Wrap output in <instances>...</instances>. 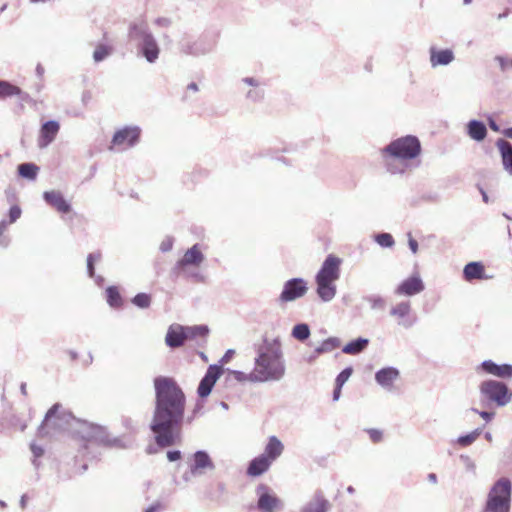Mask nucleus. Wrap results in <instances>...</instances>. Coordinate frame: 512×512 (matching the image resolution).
<instances>
[{
    "mask_svg": "<svg viewBox=\"0 0 512 512\" xmlns=\"http://www.w3.org/2000/svg\"><path fill=\"white\" fill-rule=\"evenodd\" d=\"M155 401L149 428L160 448L171 447L181 440L185 420L186 396L177 382L167 376L153 380Z\"/></svg>",
    "mask_w": 512,
    "mask_h": 512,
    "instance_id": "1",
    "label": "nucleus"
},
{
    "mask_svg": "<svg viewBox=\"0 0 512 512\" xmlns=\"http://www.w3.org/2000/svg\"><path fill=\"white\" fill-rule=\"evenodd\" d=\"M255 368L252 371V382L280 381L286 371L281 341L264 337L263 343L257 349Z\"/></svg>",
    "mask_w": 512,
    "mask_h": 512,
    "instance_id": "2",
    "label": "nucleus"
},
{
    "mask_svg": "<svg viewBox=\"0 0 512 512\" xmlns=\"http://www.w3.org/2000/svg\"><path fill=\"white\" fill-rule=\"evenodd\" d=\"M421 151V142L418 137L406 135L392 140L380 149V154L386 170L396 175L404 174L407 169L406 162L417 158Z\"/></svg>",
    "mask_w": 512,
    "mask_h": 512,
    "instance_id": "3",
    "label": "nucleus"
},
{
    "mask_svg": "<svg viewBox=\"0 0 512 512\" xmlns=\"http://www.w3.org/2000/svg\"><path fill=\"white\" fill-rule=\"evenodd\" d=\"M77 423L79 427L75 430V433L83 442L80 446V451L90 459L98 457L96 449L101 446L120 449L127 447L121 438H110L106 428L103 426L80 420H77Z\"/></svg>",
    "mask_w": 512,
    "mask_h": 512,
    "instance_id": "4",
    "label": "nucleus"
},
{
    "mask_svg": "<svg viewBox=\"0 0 512 512\" xmlns=\"http://www.w3.org/2000/svg\"><path fill=\"white\" fill-rule=\"evenodd\" d=\"M128 38L136 49V55L149 64L159 59L161 48L146 22H132L128 28Z\"/></svg>",
    "mask_w": 512,
    "mask_h": 512,
    "instance_id": "5",
    "label": "nucleus"
},
{
    "mask_svg": "<svg viewBox=\"0 0 512 512\" xmlns=\"http://www.w3.org/2000/svg\"><path fill=\"white\" fill-rule=\"evenodd\" d=\"M511 501V480L501 477L492 485L482 512H510Z\"/></svg>",
    "mask_w": 512,
    "mask_h": 512,
    "instance_id": "6",
    "label": "nucleus"
},
{
    "mask_svg": "<svg viewBox=\"0 0 512 512\" xmlns=\"http://www.w3.org/2000/svg\"><path fill=\"white\" fill-rule=\"evenodd\" d=\"M479 393L484 401L504 407L512 401V390L500 380L488 379L479 385Z\"/></svg>",
    "mask_w": 512,
    "mask_h": 512,
    "instance_id": "7",
    "label": "nucleus"
},
{
    "mask_svg": "<svg viewBox=\"0 0 512 512\" xmlns=\"http://www.w3.org/2000/svg\"><path fill=\"white\" fill-rule=\"evenodd\" d=\"M257 503L259 512H275L283 507V503L272 489L266 484H259L256 487Z\"/></svg>",
    "mask_w": 512,
    "mask_h": 512,
    "instance_id": "8",
    "label": "nucleus"
},
{
    "mask_svg": "<svg viewBox=\"0 0 512 512\" xmlns=\"http://www.w3.org/2000/svg\"><path fill=\"white\" fill-rule=\"evenodd\" d=\"M216 47V41L203 36L195 41L183 40L179 44L180 51L186 55L200 57L210 54Z\"/></svg>",
    "mask_w": 512,
    "mask_h": 512,
    "instance_id": "9",
    "label": "nucleus"
},
{
    "mask_svg": "<svg viewBox=\"0 0 512 512\" xmlns=\"http://www.w3.org/2000/svg\"><path fill=\"white\" fill-rule=\"evenodd\" d=\"M308 291L307 281L301 277H295L287 280L279 295V301L282 303L292 302L303 297Z\"/></svg>",
    "mask_w": 512,
    "mask_h": 512,
    "instance_id": "10",
    "label": "nucleus"
},
{
    "mask_svg": "<svg viewBox=\"0 0 512 512\" xmlns=\"http://www.w3.org/2000/svg\"><path fill=\"white\" fill-rule=\"evenodd\" d=\"M223 372L224 369L221 365L211 364L208 366L197 388V394L200 398H207L211 394L217 380L221 377Z\"/></svg>",
    "mask_w": 512,
    "mask_h": 512,
    "instance_id": "11",
    "label": "nucleus"
},
{
    "mask_svg": "<svg viewBox=\"0 0 512 512\" xmlns=\"http://www.w3.org/2000/svg\"><path fill=\"white\" fill-rule=\"evenodd\" d=\"M342 260L334 254H329L323 261L321 268L317 272L315 279L333 281L340 277V266Z\"/></svg>",
    "mask_w": 512,
    "mask_h": 512,
    "instance_id": "12",
    "label": "nucleus"
},
{
    "mask_svg": "<svg viewBox=\"0 0 512 512\" xmlns=\"http://www.w3.org/2000/svg\"><path fill=\"white\" fill-rule=\"evenodd\" d=\"M140 135L141 129L139 126H125L114 133L111 144L113 146L127 145L133 147L139 142Z\"/></svg>",
    "mask_w": 512,
    "mask_h": 512,
    "instance_id": "13",
    "label": "nucleus"
},
{
    "mask_svg": "<svg viewBox=\"0 0 512 512\" xmlns=\"http://www.w3.org/2000/svg\"><path fill=\"white\" fill-rule=\"evenodd\" d=\"M425 289L424 282L419 274H413L404 279L395 289L394 293L398 296L412 297Z\"/></svg>",
    "mask_w": 512,
    "mask_h": 512,
    "instance_id": "14",
    "label": "nucleus"
},
{
    "mask_svg": "<svg viewBox=\"0 0 512 512\" xmlns=\"http://www.w3.org/2000/svg\"><path fill=\"white\" fill-rule=\"evenodd\" d=\"M477 371H482L485 374L492 375L500 379L512 378V364H498L490 359L482 361L477 367Z\"/></svg>",
    "mask_w": 512,
    "mask_h": 512,
    "instance_id": "15",
    "label": "nucleus"
},
{
    "mask_svg": "<svg viewBox=\"0 0 512 512\" xmlns=\"http://www.w3.org/2000/svg\"><path fill=\"white\" fill-rule=\"evenodd\" d=\"M215 465L205 450H197L192 455V463L189 465L190 473L194 476L201 475L204 470H213Z\"/></svg>",
    "mask_w": 512,
    "mask_h": 512,
    "instance_id": "16",
    "label": "nucleus"
},
{
    "mask_svg": "<svg viewBox=\"0 0 512 512\" xmlns=\"http://www.w3.org/2000/svg\"><path fill=\"white\" fill-rule=\"evenodd\" d=\"M60 130V124L56 120H48L41 125L38 147L40 149L48 147L56 138Z\"/></svg>",
    "mask_w": 512,
    "mask_h": 512,
    "instance_id": "17",
    "label": "nucleus"
},
{
    "mask_svg": "<svg viewBox=\"0 0 512 512\" xmlns=\"http://www.w3.org/2000/svg\"><path fill=\"white\" fill-rule=\"evenodd\" d=\"M411 304L409 301H402L397 303L390 309V315L399 319L398 325L406 329L411 328L416 319L410 317Z\"/></svg>",
    "mask_w": 512,
    "mask_h": 512,
    "instance_id": "18",
    "label": "nucleus"
},
{
    "mask_svg": "<svg viewBox=\"0 0 512 512\" xmlns=\"http://www.w3.org/2000/svg\"><path fill=\"white\" fill-rule=\"evenodd\" d=\"M329 510L330 502L323 491L317 489L311 499L300 508L299 512H328Z\"/></svg>",
    "mask_w": 512,
    "mask_h": 512,
    "instance_id": "19",
    "label": "nucleus"
},
{
    "mask_svg": "<svg viewBox=\"0 0 512 512\" xmlns=\"http://www.w3.org/2000/svg\"><path fill=\"white\" fill-rule=\"evenodd\" d=\"M400 372L393 366H388L379 369L375 373V381L383 389L391 391L394 382L399 378Z\"/></svg>",
    "mask_w": 512,
    "mask_h": 512,
    "instance_id": "20",
    "label": "nucleus"
},
{
    "mask_svg": "<svg viewBox=\"0 0 512 512\" xmlns=\"http://www.w3.org/2000/svg\"><path fill=\"white\" fill-rule=\"evenodd\" d=\"M204 258V254L201 252L199 244L196 243L184 253L181 259L176 262L174 269H183L190 265L198 266L203 262Z\"/></svg>",
    "mask_w": 512,
    "mask_h": 512,
    "instance_id": "21",
    "label": "nucleus"
},
{
    "mask_svg": "<svg viewBox=\"0 0 512 512\" xmlns=\"http://www.w3.org/2000/svg\"><path fill=\"white\" fill-rule=\"evenodd\" d=\"M44 201L60 213H69L71 204L64 198L60 191L51 190L43 193Z\"/></svg>",
    "mask_w": 512,
    "mask_h": 512,
    "instance_id": "22",
    "label": "nucleus"
},
{
    "mask_svg": "<svg viewBox=\"0 0 512 512\" xmlns=\"http://www.w3.org/2000/svg\"><path fill=\"white\" fill-rule=\"evenodd\" d=\"M430 54V64L433 68L438 66H447L455 59L454 52L452 49H437L432 46L429 49Z\"/></svg>",
    "mask_w": 512,
    "mask_h": 512,
    "instance_id": "23",
    "label": "nucleus"
},
{
    "mask_svg": "<svg viewBox=\"0 0 512 512\" xmlns=\"http://www.w3.org/2000/svg\"><path fill=\"white\" fill-rule=\"evenodd\" d=\"M184 326L175 324L171 325L166 333L165 337V343L170 348H179L184 345L186 339H185V332H184Z\"/></svg>",
    "mask_w": 512,
    "mask_h": 512,
    "instance_id": "24",
    "label": "nucleus"
},
{
    "mask_svg": "<svg viewBox=\"0 0 512 512\" xmlns=\"http://www.w3.org/2000/svg\"><path fill=\"white\" fill-rule=\"evenodd\" d=\"M496 147L499 150L504 170L512 176V144L502 138L497 139Z\"/></svg>",
    "mask_w": 512,
    "mask_h": 512,
    "instance_id": "25",
    "label": "nucleus"
},
{
    "mask_svg": "<svg viewBox=\"0 0 512 512\" xmlns=\"http://www.w3.org/2000/svg\"><path fill=\"white\" fill-rule=\"evenodd\" d=\"M271 465L272 462L260 454L249 462L246 473L248 476L258 477L267 472Z\"/></svg>",
    "mask_w": 512,
    "mask_h": 512,
    "instance_id": "26",
    "label": "nucleus"
},
{
    "mask_svg": "<svg viewBox=\"0 0 512 512\" xmlns=\"http://www.w3.org/2000/svg\"><path fill=\"white\" fill-rule=\"evenodd\" d=\"M463 278L467 282H472L473 280H482L487 279L488 277L485 274V267L483 263L479 261H472L464 266Z\"/></svg>",
    "mask_w": 512,
    "mask_h": 512,
    "instance_id": "27",
    "label": "nucleus"
},
{
    "mask_svg": "<svg viewBox=\"0 0 512 512\" xmlns=\"http://www.w3.org/2000/svg\"><path fill=\"white\" fill-rule=\"evenodd\" d=\"M184 330L186 341L200 338L197 342L198 346H205L206 337L209 334V328L207 325L184 326Z\"/></svg>",
    "mask_w": 512,
    "mask_h": 512,
    "instance_id": "28",
    "label": "nucleus"
},
{
    "mask_svg": "<svg viewBox=\"0 0 512 512\" xmlns=\"http://www.w3.org/2000/svg\"><path fill=\"white\" fill-rule=\"evenodd\" d=\"M284 450L283 443L276 437L270 436L264 448L262 455L267 457L272 463L281 456Z\"/></svg>",
    "mask_w": 512,
    "mask_h": 512,
    "instance_id": "29",
    "label": "nucleus"
},
{
    "mask_svg": "<svg viewBox=\"0 0 512 512\" xmlns=\"http://www.w3.org/2000/svg\"><path fill=\"white\" fill-rule=\"evenodd\" d=\"M317 295L323 302H330L336 295V285L333 281L315 279Z\"/></svg>",
    "mask_w": 512,
    "mask_h": 512,
    "instance_id": "30",
    "label": "nucleus"
},
{
    "mask_svg": "<svg viewBox=\"0 0 512 512\" xmlns=\"http://www.w3.org/2000/svg\"><path fill=\"white\" fill-rule=\"evenodd\" d=\"M467 134L477 142L483 141L487 136V128L484 122L472 119L467 124Z\"/></svg>",
    "mask_w": 512,
    "mask_h": 512,
    "instance_id": "31",
    "label": "nucleus"
},
{
    "mask_svg": "<svg viewBox=\"0 0 512 512\" xmlns=\"http://www.w3.org/2000/svg\"><path fill=\"white\" fill-rule=\"evenodd\" d=\"M369 342L368 338L358 337L344 345L342 352L348 355H358L367 349Z\"/></svg>",
    "mask_w": 512,
    "mask_h": 512,
    "instance_id": "32",
    "label": "nucleus"
},
{
    "mask_svg": "<svg viewBox=\"0 0 512 512\" xmlns=\"http://www.w3.org/2000/svg\"><path fill=\"white\" fill-rule=\"evenodd\" d=\"M17 172L20 177L34 181L37 178L39 167L35 163L25 162L17 166Z\"/></svg>",
    "mask_w": 512,
    "mask_h": 512,
    "instance_id": "33",
    "label": "nucleus"
},
{
    "mask_svg": "<svg viewBox=\"0 0 512 512\" xmlns=\"http://www.w3.org/2000/svg\"><path fill=\"white\" fill-rule=\"evenodd\" d=\"M482 433L483 427H477L471 432L457 437L455 443L458 444L460 447H468L472 445Z\"/></svg>",
    "mask_w": 512,
    "mask_h": 512,
    "instance_id": "34",
    "label": "nucleus"
},
{
    "mask_svg": "<svg viewBox=\"0 0 512 512\" xmlns=\"http://www.w3.org/2000/svg\"><path fill=\"white\" fill-rule=\"evenodd\" d=\"M106 300L110 307L119 308L123 305L122 296L116 286L106 288Z\"/></svg>",
    "mask_w": 512,
    "mask_h": 512,
    "instance_id": "35",
    "label": "nucleus"
},
{
    "mask_svg": "<svg viewBox=\"0 0 512 512\" xmlns=\"http://www.w3.org/2000/svg\"><path fill=\"white\" fill-rule=\"evenodd\" d=\"M373 311H383L387 306L386 299L379 294H369L363 297Z\"/></svg>",
    "mask_w": 512,
    "mask_h": 512,
    "instance_id": "36",
    "label": "nucleus"
},
{
    "mask_svg": "<svg viewBox=\"0 0 512 512\" xmlns=\"http://www.w3.org/2000/svg\"><path fill=\"white\" fill-rule=\"evenodd\" d=\"M340 346V339L337 337H329L325 339L318 347L315 348L317 355L328 353Z\"/></svg>",
    "mask_w": 512,
    "mask_h": 512,
    "instance_id": "37",
    "label": "nucleus"
},
{
    "mask_svg": "<svg viewBox=\"0 0 512 512\" xmlns=\"http://www.w3.org/2000/svg\"><path fill=\"white\" fill-rule=\"evenodd\" d=\"M310 334V327L307 323H298L292 328L291 331L292 337L302 342L307 340Z\"/></svg>",
    "mask_w": 512,
    "mask_h": 512,
    "instance_id": "38",
    "label": "nucleus"
},
{
    "mask_svg": "<svg viewBox=\"0 0 512 512\" xmlns=\"http://www.w3.org/2000/svg\"><path fill=\"white\" fill-rule=\"evenodd\" d=\"M20 88L18 86L13 85L9 81L0 80V99H4L7 97H13L14 94H19Z\"/></svg>",
    "mask_w": 512,
    "mask_h": 512,
    "instance_id": "39",
    "label": "nucleus"
},
{
    "mask_svg": "<svg viewBox=\"0 0 512 512\" xmlns=\"http://www.w3.org/2000/svg\"><path fill=\"white\" fill-rule=\"evenodd\" d=\"M373 240L382 248H392L395 245L393 236L387 232L374 234Z\"/></svg>",
    "mask_w": 512,
    "mask_h": 512,
    "instance_id": "40",
    "label": "nucleus"
},
{
    "mask_svg": "<svg viewBox=\"0 0 512 512\" xmlns=\"http://www.w3.org/2000/svg\"><path fill=\"white\" fill-rule=\"evenodd\" d=\"M225 381L227 383L236 381V382H245V381H251L252 382V372L249 374H246L242 371L238 370H227V375L225 377Z\"/></svg>",
    "mask_w": 512,
    "mask_h": 512,
    "instance_id": "41",
    "label": "nucleus"
},
{
    "mask_svg": "<svg viewBox=\"0 0 512 512\" xmlns=\"http://www.w3.org/2000/svg\"><path fill=\"white\" fill-rule=\"evenodd\" d=\"M102 258L101 252H93L87 255L86 269L88 277H95V263L99 262Z\"/></svg>",
    "mask_w": 512,
    "mask_h": 512,
    "instance_id": "42",
    "label": "nucleus"
},
{
    "mask_svg": "<svg viewBox=\"0 0 512 512\" xmlns=\"http://www.w3.org/2000/svg\"><path fill=\"white\" fill-rule=\"evenodd\" d=\"M131 302L133 305L140 309H146L151 305V296L147 293H138L132 299Z\"/></svg>",
    "mask_w": 512,
    "mask_h": 512,
    "instance_id": "43",
    "label": "nucleus"
},
{
    "mask_svg": "<svg viewBox=\"0 0 512 512\" xmlns=\"http://www.w3.org/2000/svg\"><path fill=\"white\" fill-rule=\"evenodd\" d=\"M112 52V49L106 45H99L93 52V60L96 63L103 61Z\"/></svg>",
    "mask_w": 512,
    "mask_h": 512,
    "instance_id": "44",
    "label": "nucleus"
},
{
    "mask_svg": "<svg viewBox=\"0 0 512 512\" xmlns=\"http://www.w3.org/2000/svg\"><path fill=\"white\" fill-rule=\"evenodd\" d=\"M245 97L248 101L251 102H260L264 98V90L259 86L257 88H251L245 94Z\"/></svg>",
    "mask_w": 512,
    "mask_h": 512,
    "instance_id": "45",
    "label": "nucleus"
},
{
    "mask_svg": "<svg viewBox=\"0 0 512 512\" xmlns=\"http://www.w3.org/2000/svg\"><path fill=\"white\" fill-rule=\"evenodd\" d=\"M60 408V404L56 403L51 406V408L46 412L44 420L42 421L38 431L40 434L43 433L44 426L50 421V419L54 418L58 412V409Z\"/></svg>",
    "mask_w": 512,
    "mask_h": 512,
    "instance_id": "46",
    "label": "nucleus"
},
{
    "mask_svg": "<svg viewBox=\"0 0 512 512\" xmlns=\"http://www.w3.org/2000/svg\"><path fill=\"white\" fill-rule=\"evenodd\" d=\"M353 373V368L351 366H348L346 368H344L337 376H336V379H335V384L337 385H340V386H343L347 381L348 379L350 378V376L352 375Z\"/></svg>",
    "mask_w": 512,
    "mask_h": 512,
    "instance_id": "47",
    "label": "nucleus"
},
{
    "mask_svg": "<svg viewBox=\"0 0 512 512\" xmlns=\"http://www.w3.org/2000/svg\"><path fill=\"white\" fill-rule=\"evenodd\" d=\"M30 450L33 454V460H32V464L35 468H38L40 463L39 461L37 460L39 457L43 456L44 454V449L43 447L39 446V445H36L35 443H31L30 444Z\"/></svg>",
    "mask_w": 512,
    "mask_h": 512,
    "instance_id": "48",
    "label": "nucleus"
},
{
    "mask_svg": "<svg viewBox=\"0 0 512 512\" xmlns=\"http://www.w3.org/2000/svg\"><path fill=\"white\" fill-rule=\"evenodd\" d=\"M21 213V208L18 205L11 206L8 212L9 223L16 222L20 218Z\"/></svg>",
    "mask_w": 512,
    "mask_h": 512,
    "instance_id": "49",
    "label": "nucleus"
},
{
    "mask_svg": "<svg viewBox=\"0 0 512 512\" xmlns=\"http://www.w3.org/2000/svg\"><path fill=\"white\" fill-rule=\"evenodd\" d=\"M367 433L369 434V437L373 443H378L383 438V433L379 429H375V428L367 429Z\"/></svg>",
    "mask_w": 512,
    "mask_h": 512,
    "instance_id": "50",
    "label": "nucleus"
},
{
    "mask_svg": "<svg viewBox=\"0 0 512 512\" xmlns=\"http://www.w3.org/2000/svg\"><path fill=\"white\" fill-rule=\"evenodd\" d=\"M187 278L196 283H204L206 281V276L199 271L188 272Z\"/></svg>",
    "mask_w": 512,
    "mask_h": 512,
    "instance_id": "51",
    "label": "nucleus"
},
{
    "mask_svg": "<svg viewBox=\"0 0 512 512\" xmlns=\"http://www.w3.org/2000/svg\"><path fill=\"white\" fill-rule=\"evenodd\" d=\"M174 244V239L172 237H166L160 244V251L163 253L169 252L172 250Z\"/></svg>",
    "mask_w": 512,
    "mask_h": 512,
    "instance_id": "52",
    "label": "nucleus"
},
{
    "mask_svg": "<svg viewBox=\"0 0 512 512\" xmlns=\"http://www.w3.org/2000/svg\"><path fill=\"white\" fill-rule=\"evenodd\" d=\"M167 460L169 462H176L181 460L182 458V452L180 450H169L166 453Z\"/></svg>",
    "mask_w": 512,
    "mask_h": 512,
    "instance_id": "53",
    "label": "nucleus"
},
{
    "mask_svg": "<svg viewBox=\"0 0 512 512\" xmlns=\"http://www.w3.org/2000/svg\"><path fill=\"white\" fill-rule=\"evenodd\" d=\"M471 411H473L474 413H477L482 419H484L486 422H490L494 416H495V413L494 412H490V411H479L478 409L476 408H471Z\"/></svg>",
    "mask_w": 512,
    "mask_h": 512,
    "instance_id": "54",
    "label": "nucleus"
},
{
    "mask_svg": "<svg viewBox=\"0 0 512 512\" xmlns=\"http://www.w3.org/2000/svg\"><path fill=\"white\" fill-rule=\"evenodd\" d=\"M494 60L499 64L502 72H505L509 68L510 62L506 57L497 55Z\"/></svg>",
    "mask_w": 512,
    "mask_h": 512,
    "instance_id": "55",
    "label": "nucleus"
},
{
    "mask_svg": "<svg viewBox=\"0 0 512 512\" xmlns=\"http://www.w3.org/2000/svg\"><path fill=\"white\" fill-rule=\"evenodd\" d=\"M241 82L245 85L252 87V88H257L261 85L259 80L254 77H244L241 79Z\"/></svg>",
    "mask_w": 512,
    "mask_h": 512,
    "instance_id": "56",
    "label": "nucleus"
},
{
    "mask_svg": "<svg viewBox=\"0 0 512 512\" xmlns=\"http://www.w3.org/2000/svg\"><path fill=\"white\" fill-rule=\"evenodd\" d=\"M155 24L159 27L167 28L171 26L172 21L170 18L167 17H158L155 19Z\"/></svg>",
    "mask_w": 512,
    "mask_h": 512,
    "instance_id": "57",
    "label": "nucleus"
},
{
    "mask_svg": "<svg viewBox=\"0 0 512 512\" xmlns=\"http://www.w3.org/2000/svg\"><path fill=\"white\" fill-rule=\"evenodd\" d=\"M235 351L233 349H228L225 354L221 357L219 360V363L217 365H221L223 367L224 364L228 363L232 356L234 355Z\"/></svg>",
    "mask_w": 512,
    "mask_h": 512,
    "instance_id": "58",
    "label": "nucleus"
},
{
    "mask_svg": "<svg viewBox=\"0 0 512 512\" xmlns=\"http://www.w3.org/2000/svg\"><path fill=\"white\" fill-rule=\"evenodd\" d=\"M408 246L413 254L418 252V242L412 237L411 233H408Z\"/></svg>",
    "mask_w": 512,
    "mask_h": 512,
    "instance_id": "59",
    "label": "nucleus"
},
{
    "mask_svg": "<svg viewBox=\"0 0 512 512\" xmlns=\"http://www.w3.org/2000/svg\"><path fill=\"white\" fill-rule=\"evenodd\" d=\"M92 100V93L89 90L83 91L81 95V102L84 106H87Z\"/></svg>",
    "mask_w": 512,
    "mask_h": 512,
    "instance_id": "60",
    "label": "nucleus"
},
{
    "mask_svg": "<svg viewBox=\"0 0 512 512\" xmlns=\"http://www.w3.org/2000/svg\"><path fill=\"white\" fill-rule=\"evenodd\" d=\"M488 125H489V127H490V129H491L492 131H494V132H500V127H499V125L496 123V121H495L493 118L489 117V119H488Z\"/></svg>",
    "mask_w": 512,
    "mask_h": 512,
    "instance_id": "61",
    "label": "nucleus"
},
{
    "mask_svg": "<svg viewBox=\"0 0 512 512\" xmlns=\"http://www.w3.org/2000/svg\"><path fill=\"white\" fill-rule=\"evenodd\" d=\"M343 386L335 384L334 390H333V401H337L340 398L341 395V389Z\"/></svg>",
    "mask_w": 512,
    "mask_h": 512,
    "instance_id": "62",
    "label": "nucleus"
},
{
    "mask_svg": "<svg viewBox=\"0 0 512 512\" xmlns=\"http://www.w3.org/2000/svg\"><path fill=\"white\" fill-rule=\"evenodd\" d=\"M160 508H161L160 503H155V504L150 505L148 508H146L144 510V512H159Z\"/></svg>",
    "mask_w": 512,
    "mask_h": 512,
    "instance_id": "63",
    "label": "nucleus"
},
{
    "mask_svg": "<svg viewBox=\"0 0 512 512\" xmlns=\"http://www.w3.org/2000/svg\"><path fill=\"white\" fill-rule=\"evenodd\" d=\"M14 96H18L19 99L21 101H24V102H28L30 100L29 94L26 93V92H23L21 89H20V93L19 94H14Z\"/></svg>",
    "mask_w": 512,
    "mask_h": 512,
    "instance_id": "64",
    "label": "nucleus"
}]
</instances>
